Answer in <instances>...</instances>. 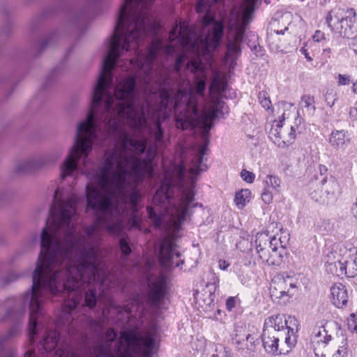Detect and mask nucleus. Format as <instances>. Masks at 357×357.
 <instances>
[{
    "mask_svg": "<svg viewBox=\"0 0 357 357\" xmlns=\"http://www.w3.org/2000/svg\"><path fill=\"white\" fill-rule=\"evenodd\" d=\"M306 282L305 277L300 274H278L271 280L269 288L271 297L276 302L287 301L305 286Z\"/></svg>",
    "mask_w": 357,
    "mask_h": 357,
    "instance_id": "9",
    "label": "nucleus"
},
{
    "mask_svg": "<svg viewBox=\"0 0 357 357\" xmlns=\"http://www.w3.org/2000/svg\"><path fill=\"white\" fill-rule=\"evenodd\" d=\"M252 192L249 189H241L235 194L234 203L238 209H243L251 200Z\"/></svg>",
    "mask_w": 357,
    "mask_h": 357,
    "instance_id": "22",
    "label": "nucleus"
},
{
    "mask_svg": "<svg viewBox=\"0 0 357 357\" xmlns=\"http://www.w3.org/2000/svg\"><path fill=\"white\" fill-rule=\"evenodd\" d=\"M328 271L338 277L354 278L357 275V257L345 248L333 250L326 256Z\"/></svg>",
    "mask_w": 357,
    "mask_h": 357,
    "instance_id": "10",
    "label": "nucleus"
},
{
    "mask_svg": "<svg viewBox=\"0 0 357 357\" xmlns=\"http://www.w3.org/2000/svg\"><path fill=\"white\" fill-rule=\"evenodd\" d=\"M204 337H196L191 342V347L193 350L200 354L202 357H208L210 354L209 344Z\"/></svg>",
    "mask_w": 357,
    "mask_h": 357,
    "instance_id": "21",
    "label": "nucleus"
},
{
    "mask_svg": "<svg viewBox=\"0 0 357 357\" xmlns=\"http://www.w3.org/2000/svg\"><path fill=\"white\" fill-rule=\"evenodd\" d=\"M59 333L56 331H50L47 333L43 340L44 349L46 351L53 350L57 345Z\"/></svg>",
    "mask_w": 357,
    "mask_h": 357,
    "instance_id": "25",
    "label": "nucleus"
},
{
    "mask_svg": "<svg viewBox=\"0 0 357 357\" xmlns=\"http://www.w3.org/2000/svg\"><path fill=\"white\" fill-rule=\"evenodd\" d=\"M259 104L268 111L272 121L271 128L269 132V137L273 142L279 147H284L293 143L298 131V126L301 123V119L295 117L294 125H291L288 132H282V122L289 118L290 116H295L296 108L293 105L288 102H280L272 107V103L268 93L262 91L258 94Z\"/></svg>",
    "mask_w": 357,
    "mask_h": 357,
    "instance_id": "6",
    "label": "nucleus"
},
{
    "mask_svg": "<svg viewBox=\"0 0 357 357\" xmlns=\"http://www.w3.org/2000/svg\"><path fill=\"white\" fill-rule=\"evenodd\" d=\"M102 313H103V314H104L105 316L106 315V312H105V310H103Z\"/></svg>",
    "mask_w": 357,
    "mask_h": 357,
    "instance_id": "48",
    "label": "nucleus"
},
{
    "mask_svg": "<svg viewBox=\"0 0 357 357\" xmlns=\"http://www.w3.org/2000/svg\"><path fill=\"white\" fill-rule=\"evenodd\" d=\"M352 91L354 93H357V82L353 83Z\"/></svg>",
    "mask_w": 357,
    "mask_h": 357,
    "instance_id": "42",
    "label": "nucleus"
},
{
    "mask_svg": "<svg viewBox=\"0 0 357 357\" xmlns=\"http://www.w3.org/2000/svg\"><path fill=\"white\" fill-rule=\"evenodd\" d=\"M264 189L275 194L281 191V181L276 176L268 175L264 180Z\"/></svg>",
    "mask_w": 357,
    "mask_h": 357,
    "instance_id": "24",
    "label": "nucleus"
},
{
    "mask_svg": "<svg viewBox=\"0 0 357 357\" xmlns=\"http://www.w3.org/2000/svg\"><path fill=\"white\" fill-rule=\"evenodd\" d=\"M236 305V298L234 297H229L226 301V308L229 311H231Z\"/></svg>",
    "mask_w": 357,
    "mask_h": 357,
    "instance_id": "37",
    "label": "nucleus"
},
{
    "mask_svg": "<svg viewBox=\"0 0 357 357\" xmlns=\"http://www.w3.org/2000/svg\"><path fill=\"white\" fill-rule=\"evenodd\" d=\"M296 326L297 320L294 317L287 318L284 314L273 315L266 319L264 323L265 329L279 332L280 335H283V331H287L284 337L287 349H291L296 344L294 327Z\"/></svg>",
    "mask_w": 357,
    "mask_h": 357,
    "instance_id": "12",
    "label": "nucleus"
},
{
    "mask_svg": "<svg viewBox=\"0 0 357 357\" xmlns=\"http://www.w3.org/2000/svg\"><path fill=\"white\" fill-rule=\"evenodd\" d=\"M287 29H288L287 27H285L283 31L282 30H281V31H276L275 32H276L277 34H284V31H287Z\"/></svg>",
    "mask_w": 357,
    "mask_h": 357,
    "instance_id": "44",
    "label": "nucleus"
},
{
    "mask_svg": "<svg viewBox=\"0 0 357 357\" xmlns=\"http://www.w3.org/2000/svg\"><path fill=\"white\" fill-rule=\"evenodd\" d=\"M51 216L41 233V251L33 274L31 291L23 296L29 305L28 335L32 343L36 335L37 319L43 315V304L47 293L68 291L63 312L70 314L79 303V291L87 284L84 305L93 308L103 294L106 280L100 278L97 251L88 252L73 235V221L79 199L58 188L54 193Z\"/></svg>",
    "mask_w": 357,
    "mask_h": 357,
    "instance_id": "2",
    "label": "nucleus"
},
{
    "mask_svg": "<svg viewBox=\"0 0 357 357\" xmlns=\"http://www.w3.org/2000/svg\"><path fill=\"white\" fill-rule=\"evenodd\" d=\"M336 100H337L336 95L333 94V92H327L326 93V101L328 106H330L331 107H333L335 105Z\"/></svg>",
    "mask_w": 357,
    "mask_h": 357,
    "instance_id": "34",
    "label": "nucleus"
},
{
    "mask_svg": "<svg viewBox=\"0 0 357 357\" xmlns=\"http://www.w3.org/2000/svg\"><path fill=\"white\" fill-rule=\"evenodd\" d=\"M195 299L198 307L202 309L204 311H210L213 306V295L206 289L197 291Z\"/></svg>",
    "mask_w": 357,
    "mask_h": 357,
    "instance_id": "19",
    "label": "nucleus"
},
{
    "mask_svg": "<svg viewBox=\"0 0 357 357\" xmlns=\"http://www.w3.org/2000/svg\"><path fill=\"white\" fill-rule=\"evenodd\" d=\"M229 266V264L225 260L220 259L218 261V266L221 270H226Z\"/></svg>",
    "mask_w": 357,
    "mask_h": 357,
    "instance_id": "39",
    "label": "nucleus"
},
{
    "mask_svg": "<svg viewBox=\"0 0 357 357\" xmlns=\"http://www.w3.org/2000/svg\"><path fill=\"white\" fill-rule=\"evenodd\" d=\"M119 244H120V249L121 250V252L123 255H127L130 253L131 250H130L128 243L126 238H121Z\"/></svg>",
    "mask_w": 357,
    "mask_h": 357,
    "instance_id": "31",
    "label": "nucleus"
},
{
    "mask_svg": "<svg viewBox=\"0 0 357 357\" xmlns=\"http://www.w3.org/2000/svg\"><path fill=\"white\" fill-rule=\"evenodd\" d=\"M116 337L113 329L107 331V342L100 348L98 357H153L159 347L160 338L155 331L139 333L137 330H126L121 333L117 347L113 353L108 342Z\"/></svg>",
    "mask_w": 357,
    "mask_h": 357,
    "instance_id": "5",
    "label": "nucleus"
},
{
    "mask_svg": "<svg viewBox=\"0 0 357 357\" xmlns=\"http://www.w3.org/2000/svg\"><path fill=\"white\" fill-rule=\"evenodd\" d=\"M153 0H125L121 7L114 33L104 59L101 73L93 90L91 106L85 120L81 121V158L91 153L96 139L98 125L108 119V126L119 135L113 150L105 153L99 173H89L86 187L87 206L100 213L92 225H142L137 215L140 199L135 185L145 176H151L152 162L158 151L165 147L169 139L164 134L161 120L168 118L171 109L169 94L164 90L153 93L160 99L159 105L139 107L133 99L135 80L128 77L119 82L114 96L109 94L112 70L117 59L138 48L146 26L151 22L148 11ZM186 24L180 27L182 43L176 45L183 53L175 63L178 71L185 59L186 69L194 74L192 86L189 80L179 85L173 100L176 126L182 130L199 128L203 132L211 129L220 114L229 112L219 96L227 84L215 73L210 86L212 105L205 104L199 110L198 101L204 98L206 83L211 64V52L206 40L188 42L185 37ZM149 100H147V102Z\"/></svg>",
    "mask_w": 357,
    "mask_h": 357,
    "instance_id": "1",
    "label": "nucleus"
},
{
    "mask_svg": "<svg viewBox=\"0 0 357 357\" xmlns=\"http://www.w3.org/2000/svg\"><path fill=\"white\" fill-rule=\"evenodd\" d=\"M351 118L356 119L357 117V108L351 107L349 111Z\"/></svg>",
    "mask_w": 357,
    "mask_h": 357,
    "instance_id": "40",
    "label": "nucleus"
},
{
    "mask_svg": "<svg viewBox=\"0 0 357 357\" xmlns=\"http://www.w3.org/2000/svg\"><path fill=\"white\" fill-rule=\"evenodd\" d=\"M326 21L332 31L349 38L357 22L356 13L353 8L335 7L328 12Z\"/></svg>",
    "mask_w": 357,
    "mask_h": 357,
    "instance_id": "11",
    "label": "nucleus"
},
{
    "mask_svg": "<svg viewBox=\"0 0 357 357\" xmlns=\"http://www.w3.org/2000/svg\"><path fill=\"white\" fill-rule=\"evenodd\" d=\"M204 154V149L202 148L192 160L188 184L182 183L185 169L183 163L172 165L165 170L162 185L153 196V206L147 208L149 218L154 227L162 226L167 231L159 250V258L165 267H178L183 264L178 259L180 253L174 239L190 209L197 206L194 200L193 188L196 176L204 170L202 161Z\"/></svg>",
    "mask_w": 357,
    "mask_h": 357,
    "instance_id": "3",
    "label": "nucleus"
},
{
    "mask_svg": "<svg viewBox=\"0 0 357 357\" xmlns=\"http://www.w3.org/2000/svg\"><path fill=\"white\" fill-rule=\"evenodd\" d=\"M350 82V76L348 75L339 74L337 75V84L339 86H344L349 84Z\"/></svg>",
    "mask_w": 357,
    "mask_h": 357,
    "instance_id": "32",
    "label": "nucleus"
},
{
    "mask_svg": "<svg viewBox=\"0 0 357 357\" xmlns=\"http://www.w3.org/2000/svg\"><path fill=\"white\" fill-rule=\"evenodd\" d=\"M348 291L342 283L333 284L330 289V300L331 303L338 308L345 306L348 302Z\"/></svg>",
    "mask_w": 357,
    "mask_h": 357,
    "instance_id": "18",
    "label": "nucleus"
},
{
    "mask_svg": "<svg viewBox=\"0 0 357 357\" xmlns=\"http://www.w3.org/2000/svg\"><path fill=\"white\" fill-rule=\"evenodd\" d=\"M257 0H244L239 7L235 6L230 13L227 24L229 30L227 52L225 61L229 68H234L235 61L241 54V43L248 24L252 20Z\"/></svg>",
    "mask_w": 357,
    "mask_h": 357,
    "instance_id": "7",
    "label": "nucleus"
},
{
    "mask_svg": "<svg viewBox=\"0 0 357 357\" xmlns=\"http://www.w3.org/2000/svg\"><path fill=\"white\" fill-rule=\"evenodd\" d=\"M300 52L305 56V59L308 61H312V57L310 56V53L308 52L307 50L305 48V46L301 48Z\"/></svg>",
    "mask_w": 357,
    "mask_h": 357,
    "instance_id": "38",
    "label": "nucleus"
},
{
    "mask_svg": "<svg viewBox=\"0 0 357 357\" xmlns=\"http://www.w3.org/2000/svg\"><path fill=\"white\" fill-rule=\"evenodd\" d=\"M149 78H147V77H145V78H144V82H145L146 84V83H148V82H149Z\"/></svg>",
    "mask_w": 357,
    "mask_h": 357,
    "instance_id": "45",
    "label": "nucleus"
},
{
    "mask_svg": "<svg viewBox=\"0 0 357 357\" xmlns=\"http://www.w3.org/2000/svg\"><path fill=\"white\" fill-rule=\"evenodd\" d=\"M349 142L344 130L333 131L329 137V143L335 149H344Z\"/></svg>",
    "mask_w": 357,
    "mask_h": 357,
    "instance_id": "20",
    "label": "nucleus"
},
{
    "mask_svg": "<svg viewBox=\"0 0 357 357\" xmlns=\"http://www.w3.org/2000/svg\"><path fill=\"white\" fill-rule=\"evenodd\" d=\"M255 246L262 264L274 268L284 264L287 251L280 238L271 237L265 232L257 233Z\"/></svg>",
    "mask_w": 357,
    "mask_h": 357,
    "instance_id": "8",
    "label": "nucleus"
},
{
    "mask_svg": "<svg viewBox=\"0 0 357 357\" xmlns=\"http://www.w3.org/2000/svg\"><path fill=\"white\" fill-rule=\"evenodd\" d=\"M347 325L350 331L357 333V312L350 314L347 319Z\"/></svg>",
    "mask_w": 357,
    "mask_h": 357,
    "instance_id": "28",
    "label": "nucleus"
},
{
    "mask_svg": "<svg viewBox=\"0 0 357 357\" xmlns=\"http://www.w3.org/2000/svg\"><path fill=\"white\" fill-rule=\"evenodd\" d=\"M219 0H199L197 6V11L199 13H205L202 20V29L195 27L189 29L188 24L185 22H180L176 24L169 32V45L164 46L161 40H157L153 41L150 46L148 54L146 57L137 54L135 61L130 60V64L135 69L143 71V73L147 76L151 68L153 60L155 58L158 52L163 49L165 53L169 54L176 51V45L182 43L181 37L180 36V27L181 24H185L187 27L185 31V38H188V42L195 41V39L206 40V48L208 51L211 50L214 47H217L222 40L223 36V27L225 20H215L213 16L211 10H208V5L215 3Z\"/></svg>",
    "mask_w": 357,
    "mask_h": 357,
    "instance_id": "4",
    "label": "nucleus"
},
{
    "mask_svg": "<svg viewBox=\"0 0 357 357\" xmlns=\"http://www.w3.org/2000/svg\"><path fill=\"white\" fill-rule=\"evenodd\" d=\"M352 50L354 52L355 54L357 55V42L354 43L352 44Z\"/></svg>",
    "mask_w": 357,
    "mask_h": 357,
    "instance_id": "43",
    "label": "nucleus"
},
{
    "mask_svg": "<svg viewBox=\"0 0 357 357\" xmlns=\"http://www.w3.org/2000/svg\"><path fill=\"white\" fill-rule=\"evenodd\" d=\"M56 357H75V354L70 352L68 349L67 350H59L56 353Z\"/></svg>",
    "mask_w": 357,
    "mask_h": 357,
    "instance_id": "36",
    "label": "nucleus"
},
{
    "mask_svg": "<svg viewBox=\"0 0 357 357\" xmlns=\"http://www.w3.org/2000/svg\"><path fill=\"white\" fill-rule=\"evenodd\" d=\"M122 310H124L127 315H129L131 314V312L128 311V309L127 307H116L113 304L109 305L108 312L110 313V312H114L121 313L122 312Z\"/></svg>",
    "mask_w": 357,
    "mask_h": 357,
    "instance_id": "33",
    "label": "nucleus"
},
{
    "mask_svg": "<svg viewBox=\"0 0 357 357\" xmlns=\"http://www.w3.org/2000/svg\"><path fill=\"white\" fill-rule=\"evenodd\" d=\"M149 280V298L153 303H158L166 294V281L164 277L151 276Z\"/></svg>",
    "mask_w": 357,
    "mask_h": 357,
    "instance_id": "17",
    "label": "nucleus"
},
{
    "mask_svg": "<svg viewBox=\"0 0 357 357\" xmlns=\"http://www.w3.org/2000/svg\"><path fill=\"white\" fill-rule=\"evenodd\" d=\"M60 154H45L19 162L15 169L18 172H36L55 164Z\"/></svg>",
    "mask_w": 357,
    "mask_h": 357,
    "instance_id": "13",
    "label": "nucleus"
},
{
    "mask_svg": "<svg viewBox=\"0 0 357 357\" xmlns=\"http://www.w3.org/2000/svg\"><path fill=\"white\" fill-rule=\"evenodd\" d=\"M310 197L314 202L320 204V201L316 199V196L317 197L324 195V191H321L320 190V182H319L315 186H313L310 191Z\"/></svg>",
    "mask_w": 357,
    "mask_h": 357,
    "instance_id": "27",
    "label": "nucleus"
},
{
    "mask_svg": "<svg viewBox=\"0 0 357 357\" xmlns=\"http://www.w3.org/2000/svg\"><path fill=\"white\" fill-rule=\"evenodd\" d=\"M301 105L308 109L314 110V98L310 95H304L301 97Z\"/></svg>",
    "mask_w": 357,
    "mask_h": 357,
    "instance_id": "26",
    "label": "nucleus"
},
{
    "mask_svg": "<svg viewBox=\"0 0 357 357\" xmlns=\"http://www.w3.org/2000/svg\"><path fill=\"white\" fill-rule=\"evenodd\" d=\"M324 51L326 52H331V49L330 48L325 49Z\"/></svg>",
    "mask_w": 357,
    "mask_h": 357,
    "instance_id": "46",
    "label": "nucleus"
},
{
    "mask_svg": "<svg viewBox=\"0 0 357 357\" xmlns=\"http://www.w3.org/2000/svg\"><path fill=\"white\" fill-rule=\"evenodd\" d=\"M241 177L248 183H252L255 178V174L246 169H243L241 172Z\"/></svg>",
    "mask_w": 357,
    "mask_h": 357,
    "instance_id": "29",
    "label": "nucleus"
},
{
    "mask_svg": "<svg viewBox=\"0 0 357 357\" xmlns=\"http://www.w3.org/2000/svg\"><path fill=\"white\" fill-rule=\"evenodd\" d=\"M331 337L328 334L327 331L324 327H318L315 328L311 338V342L313 349L317 357H326L327 351L324 352L326 344L331 340Z\"/></svg>",
    "mask_w": 357,
    "mask_h": 357,
    "instance_id": "16",
    "label": "nucleus"
},
{
    "mask_svg": "<svg viewBox=\"0 0 357 357\" xmlns=\"http://www.w3.org/2000/svg\"><path fill=\"white\" fill-rule=\"evenodd\" d=\"M284 337L285 336L280 335L279 332H273L264 328L261 338L264 349L267 353L273 355L288 352V349H283L282 345L280 346V349H279V340L280 338Z\"/></svg>",
    "mask_w": 357,
    "mask_h": 357,
    "instance_id": "15",
    "label": "nucleus"
},
{
    "mask_svg": "<svg viewBox=\"0 0 357 357\" xmlns=\"http://www.w3.org/2000/svg\"><path fill=\"white\" fill-rule=\"evenodd\" d=\"M273 192L264 189V192L261 194L262 201L266 204H270L273 200Z\"/></svg>",
    "mask_w": 357,
    "mask_h": 357,
    "instance_id": "30",
    "label": "nucleus"
},
{
    "mask_svg": "<svg viewBox=\"0 0 357 357\" xmlns=\"http://www.w3.org/2000/svg\"><path fill=\"white\" fill-rule=\"evenodd\" d=\"M320 190L324 191V195L316 199L320 201L321 204H328L333 202L340 194V185L333 177L324 178L320 181Z\"/></svg>",
    "mask_w": 357,
    "mask_h": 357,
    "instance_id": "14",
    "label": "nucleus"
},
{
    "mask_svg": "<svg viewBox=\"0 0 357 357\" xmlns=\"http://www.w3.org/2000/svg\"><path fill=\"white\" fill-rule=\"evenodd\" d=\"M246 339L251 344L254 343V342H255V337H253L252 335H250V334L248 335L247 337H246Z\"/></svg>",
    "mask_w": 357,
    "mask_h": 357,
    "instance_id": "41",
    "label": "nucleus"
},
{
    "mask_svg": "<svg viewBox=\"0 0 357 357\" xmlns=\"http://www.w3.org/2000/svg\"><path fill=\"white\" fill-rule=\"evenodd\" d=\"M152 96H150V97L149 98V100H152Z\"/></svg>",
    "mask_w": 357,
    "mask_h": 357,
    "instance_id": "49",
    "label": "nucleus"
},
{
    "mask_svg": "<svg viewBox=\"0 0 357 357\" xmlns=\"http://www.w3.org/2000/svg\"><path fill=\"white\" fill-rule=\"evenodd\" d=\"M335 264H336V266H336L337 268H340V264H339L338 262H336V263H335Z\"/></svg>",
    "mask_w": 357,
    "mask_h": 357,
    "instance_id": "47",
    "label": "nucleus"
},
{
    "mask_svg": "<svg viewBox=\"0 0 357 357\" xmlns=\"http://www.w3.org/2000/svg\"><path fill=\"white\" fill-rule=\"evenodd\" d=\"M325 34L324 32H322L320 30H317L314 35L312 36V40L314 42L320 43L321 41H324L325 40Z\"/></svg>",
    "mask_w": 357,
    "mask_h": 357,
    "instance_id": "35",
    "label": "nucleus"
},
{
    "mask_svg": "<svg viewBox=\"0 0 357 357\" xmlns=\"http://www.w3.org/2000/svg\"><path fill=\"white\" fill-rule=\"evenodd\" d=\"M348 354L347 340L341 337L335 342L334 351L331 354V357H347Z\"/></svg>",
    "mask_w": 357,
    "mask_h": 357,
    "instance_id": "23",
    "label": "nucleus"
}]
</instances>
